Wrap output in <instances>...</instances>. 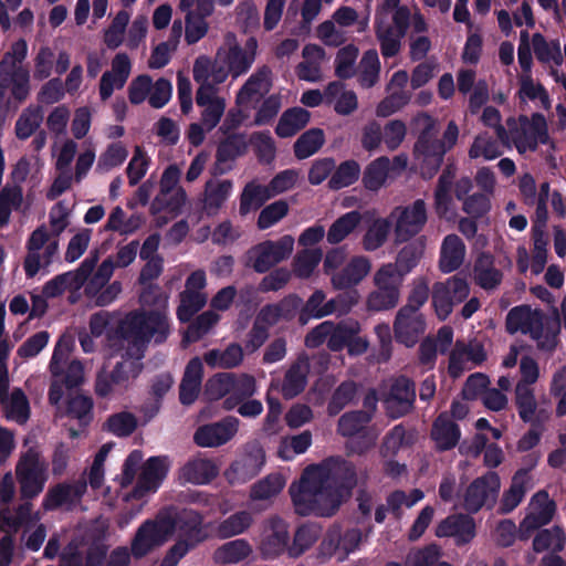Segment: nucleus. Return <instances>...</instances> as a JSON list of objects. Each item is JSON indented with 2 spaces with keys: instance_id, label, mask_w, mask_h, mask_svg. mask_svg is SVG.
<instances>
[{
  "instance_id": "obj_38",
  "label": "nucleus",
  "mask_w": 566,
  "mask_h": 566,
  "mask_svg": "<svg viewBox=\"0 0 566 566\" xmlns=\"http://www.w3.org/2000/svg\"><path fill=\"white\" fill-rule=\"evenodd\" d=\"M271 198L272 193H270L268 186L255 181L248 182L240 196V214L245 216L251 210H258Z\"/></svg>"
},
{
  "instance_id": "obj_10",
  "label": "nucleus",
  "mask_w": 566,
  "mask_h": 566,
  "mask_svg": "<svg viewBox=\"0 0 566 566\" xmlns=\"http://www.w3.org/2000/svg\"><path fill=\"white\" fill-rule=\"evenodd\" d=\"M397 217L394 227L395 241L408 242L420 233L427 223V208L422 199L415 200L409 206H399L394 209L390 217Z\"/></svg>"
},
{
  "instance_id": "obj_15",
  "label": "nucleus",
  "mask_w": 566,
  "mask_h": 566,
  "mask_svg": "<svg viewBox=\"0 0 566 566\" xmlns=\"http://www.w3.org/2000/svg\"><path fill=\"white\" fill-rule=\"evenodd\" d=\"M240 420L233 416H227L220 421L199 427L193 441L202 448H216L226 444L238 432Z\"/></svg>"
},
{
  "instance_id": "obj_46",
  "label": "nucleus",
  "mask_w": 566,
  "mask_h": 566,
  "mask_svg": "<svg viewBox=\"0 0 566 566\" xmlns=\"http://www.w3.org/2000/svg\"><path fill=\"white\" fill-rule=\"evenodd\" d=\"M424 251V244L421 240L412 241L406 244L397 254L395 266L399 276L411 272L419 263Z\"/></svg>"
},
{
  "instance_id": "obj_33",
  "label": "nucleus",
  "mask_w": 566,
  "mask_h": 566,
  "mask_svg": "<svg viewBox=\"0 0 566 566\" xmlns=\"http://www.w3.org/2000/svg\"><path fill=\"white\" fill-rule=\"evenodd\" d=\"M307 365L295 361L286 370L282 384V395L290 400L304 391L307 384Z\"/></svg>"
},
{
  "instance_id": "obj_39",
  "label": "nucleus",
  "mask_w": 566,
  "mask_h": 566,
  "mask_svg": "<svg viewBox=\"0 0 566 566\" xmlns=\"http://www.w3.org/2000/svg\"><path fill=\"white\" fill-rule=\"evenodd\" d=\"M360 324L355 319L332 322L331 337L327 340V347L332 352H340L347 347L349 339L359 334Z\"/></svg>"
},
{
  "instance_id": "obj_54",
  "label": "nucleus",
  "mask_w": 566,
  "mask_h": 566,
  "mask_svg": "<svg viewBox=\"0 0 566 566\" xmlns=\"http://www.w3.org/2000/svg\"><path fill=\"white\" fill-rule=\"evenodd\" d=\"M252 515L248 511H239L220 522L217 534L220 538H230L244 533L252 524Z\"/></svg>"
},
{
  "instance_id": "obj_34",
  "label": "nucleus",
  "mask_w": 566,
  "mask_h": 566,
  "mask_svg": "<svg viewBox=\"0 0 566 566\" xmlns=\"http://www.w3.org/2000/svg\"><path fill=\"white\" fill-rule=\"evenodd\" d=\"M566 532L564 527L555 525L552 528L539 530L533 539V551L543 553L551 549L552 553H560L565 548Z\"/></svg>"
},
{
  "instance_id": "obj_52",
  "label": "nucleus",
  "mask_w": 566,
  "mask_h": 566,
  "mask_svg": "<svg viewBox=\"0 0 566 566\" xmlns=\"http://www.w3.org/2000/svg\"><path fill=\"white\" fill-rule=\"evenodd\" d=\"M371 421L368 411L353 410L340 416L337 423V433L350 438L359 433Z\"/></svg>"
},
{
  "instance_id": "obj_31",
  "label": "nucleus",
  "mask_w": 566,
  "mask_h": 566,
  "mask_svg": "<svg viewBox=\"0 0 566 566\" xmlns=\"http://www.w3.org/2000/svg\"><path fill=\"white\" fill-rule=\"evenodd\" d=\"M310 118L311 114L305 108H289L281 115L275 134L281 138L292 137L307 125Z\"/></svg>"
},
{
  "instance_id": "obj_4",
  "label": "nucleus",
  "mask_w": 566,
  "mask_h": 566,
  "mask_svg": "<svg viewBox=\"0 0 566 566\" xmlns=\"http://www.w3.org/2000/svg\"><path fill=\"white\" fill-rule=\"evenodd\" d=\"M545 315L539 310H532L530 305L512 307L505 318L506 332L511 335L521 332L530 335L537 344V348L551 353L556 348L559 322L545 325Z\"/></svg>"
},
{
  "instance_id": "obj_24",
  "label": "nucleus",
  "mask_w": 566,
  "mask_h": 566,
  "mask_svg": "<svg viewBox=\"0 0 566 566\" xmlns=\"http://www.w3.org/2000/svg\"><path fill=\"white\" fill-rule=\"evenodd\" d=\"M272 87V71L268 65H262L239 90L235 102L238 105H247L253 97L261 98L270 92Z\"/></svg>"
},
{
  "instance_id": "obj_53",
  "label": "nucleus",
  "mask_w": 566,
  "mask_h": 566,
  "mask_svg": "<svg viewBox=\"0 0 566 566\" xmlns=\"http://www.w3.org/2000/svg\"><path fill=\"white\" fill-rule=\"evenodd\" d=\"M533 50L536 59L542 63L554 62L556 65L563 63V54L558 40L547 42L542 33H534L532 36Z\"/></svg>"
},
{
  "instance_id": "obj_6",
  "label": "nucleus",
  "mask_w": 566,
  "mask_h": 566,
  "mask_svg": "<svg viewBox=\"0 0 566 566\" xmlns=\"http://www.w3.org/2000/svg\"><path fill=\"white\" fill-rule=\"evenodd\" d=\"M46 470L48 464L36 448L31 447L21 454L15 465V476L22 500H32L43 491L48 480Z\"/></svg>"
},
{
  "instance_id": "obj_11",
  "label": "nucleus",
  "mask_w": 566,
  "mask_h": 566,
  "mask_svg": "<svg viewBox=\"0 0 566 566\" xmlns=\"http://www.w3.org/2000/svg\"><path fill=\"white\" fill-rule=\"evenodd\" d=\"M328 474L333 500L325 512H337L344 497L348 496L356 486L357 474L355 465L346 460H331L325 468Z\"/></svg>"
},
{
  "instance_id": "obj_36",
  "label": "nucleus",
  "mask_w": 566,
  "mask_h": 566,
  "mask_svg": "<svg viewBox=\"0 0 566 566\" xmlns=\"http://www.w3.org/2000/svg\"><path fill=\"white\" fill-rule=\"evenodd\" d=\"M44 112L41 105H29L15 122L14 133L18 139L30 138L41 126Z\"/></svg>"
},
{
  "instance_id": "obj_40",
  "label": "nucleus",
  "mask_w": 566,
  "mask_h": 566,
  "mask_svg": "<svg viewBox=\"0 0 566 566\" xmlns=\"http://www.w3.org/2000/svg\"><path fill=\"white\" fill-rule=\"evenodd\" d=\"M361 214L357 210L344 213L337 218L327 231V242L337 244L345 240L360 223Z\"/></svg>"
},
{
  "instance_id": "obj_13",
  "label": "nucleus",
  "mask_w": 566,
  "mask_h": 566,
  "mask_svg": "<svg viewBox=\"0 0 566 566\" xmlns=\"http://www.w3.org/2000/svg\"><path fill=\"white\" fill-rule=\"evenodd\" d=\"M416 398L415 381L405 375L396 377L385 399L388 415L394 419L407 416L415 408Z\"/></svg>"
},
{
  "instance_id": "obj_5",
  "label": "nucleus",
  "mask_w": 566,
  "mask_h": 566,
  "mask_svg": "<svg viewBox=\"0 0 566 566\" xmlns=\"http://www.w3.org/2000/svg\"><path fill=\"white\" fill-rule=\"evenodd\" d=\"M416 122L421 125L420 133L413 146L415 155L422 161V168L434 176L441 168L447 150L437 137L439 129L437 120L428 113H420Z\"/></svg>"
},
{
  "instance_id": "obj_59",
  "label": "nucleus",
  "mask_w": 566,
  "mask_h": 566,
  "mask_svg": "<svg viewBox=\"0 0 566 566\" xmlns=\"http://www.w3.org/2000/svg\"><path fill=\"white\" fill-rule=\"evenodd\" d=\"M172 385L174 378L169 373L158 374L150 380L149 395L154 398V403L146 411L149 418L158 413L161 408V401Z\"/></svg>"
},
{
  "instance_id": "obj_43",
  "label": "nucleus",
  "mask_w": 566,
  "mask_h": 566,
  "mask_svg": "<svg viewBox=\"0 0 566 566\" xmlns=\"http://www.w3.org/2000/svg\"><path fill=\"white\" fill-rule=\"evenodd\" d=\"M325 143V134L321 128H311L304 132L294 143V156L306 159L317 153Z\"/></svg>"
},
{
  "instance_id": "obj_63",
  "label": "nucleus",
  "mask_w": 566,
  "mask_h": 566,
  "mask_svg": "<svg viewBox=\"0 0 566 566\" xmlns=\"http://www.w3.org/2000/svg\"><path fill=\"white\" fill-rule=\"evenodd\" d=\"M143 358H123L122 361L116 363L112 371H109L113 382L117 386L126 387L130 378H137L144 368L140 361Z\"/></svg>"
},
{
  "instance_id": "obj_47",
  "label": "nucleus",
  "mask_w": 566,
  "mask_h": 566,
  "mask_svg": "<svg viewBox=\"0 0 566 566\" xmlns=\"http://www.w3.org/2000/svg\"><path fill=\"white\" fill-rule=\"evenodd\" d=\"M413 438L411 434H407L403 424H396L384 437L380 446V454L384 458H394L402 447L411 446Z\"/></svg>"
},
{
  "instance_id": "obj_26",
  "label": "nucleus",
  "mask_w": 566,
  "mask_h": 566,
  "mask_svg": "<svg viewBox=\"0 0 566 566\" xmlns=\"http://www.w3.org/2000/svg\"><path fill=\"white\" fill-rule=\"evenodd\" d=\"M370 266L368 258L354 256L345 268L332 274V284L336 290L353 289L369 273Z\"/></svg>"
},
{
  "instance_id": "obj_30",
  "label": "nucleus",
  "mask_w": 566,
  "mask_h": 566,
  "mask_svg": "<svg viewBox=\"0 0 566 566\" xmlns=\"http://www.w3.org/2000/svg\"><path fill=\"white\" fill-rule=\"evenodd\" d=\"M218 473L219 470L211 460L192 459L180 469L179 478L184 480V482L203 485L217 478Z\"/></svg>"
},
{
  "instance_id": "obj_1",
  "label": "nucleus",
  "mask_w": 566,
  "mask_h": 566,
  "mask_svg": "<svg viewBox=\"0 0 566 566\" xmlns=\"http://www.w3.org/2000/svg\"><path fill=\"white\" fill-rule=\"evenodd\" d=\"M165 313L156 310H134L124 315L114 328L107 331L112 348L123 349L122 358H144L151 342H166L170 328Z\"/></svg>"
},
{
  "instance_id": "obj_29",
  "label": "nucleus",
  "mask_w": 566,
  "mask_h": 566,
  "mask_svg": "<svg viewBox=\"0 0 566 566\" xmlns=\"http://www.w3.org/2000/svg\"><path fill=\"white\" fill-rule=\"evenodd\" d=\"M465 256V244L457 234H448L444 237L439 258V269L442 273H451L457 271L463 264Z\"/></svg>"
},
{
  "instance_id": "obj_32",
  "label": "nucleus",
  "mask_w": 566,
  "mask_h": 566,
  "mask_svg": "<svg viewBox=\"0 0 566 566\" xmlns=\"http://www.w3.org/2000/svg\"><path fill=\"white\" fill-rule=\"evenodd\" d=\"M233 384L230 386V396H228L222 407L226 410H232L243 400L251 398L255 392V379L248 374L235 375L232 373Z\"/></svg>"
},
{
  "instance_id": "obj_20",
  "label": "nucleus",
  "mask_w": 566,
  "mask_h": 566,
  "mask_svg": "<svg viewBox=\"0 0 566 566\" xmlns=\"http://www.w3.org/2000/svg\"><path fill=\"white\" fill-rule=\"evenodd\" d=\"M248 150V142L244 134L232 133L226 136L217 146L216 163L212 174L224 175L232 169L230 161L244 155Z\"/></svg>"
},
{
  "instance_id": "obj_2",
  "label": "nucleus",
  "mask_w": 566,
  "mask_h": 566,
  "mask_svg": "<svg viewBox=\"0 0 566 566\" xmlns=\"http://www.w3.org/2000/svg\"><path fill=\"white\" fill-rule=\"evenodd\" d=\"M290 495L295 513L301 516H333L336 512H325L333 500L325 467L311 464L301 475L298 484L290 486Z\"/></svg>"
},
{
  "instance_id": "obj_61",
  "label": "nucleus",
  "mask_w": 566,
  "mask_h": 566,
  "mask_svg": "<svg viewBox=\"0 0 566 566\" xmlns=\"http://www.w3.org/2000/svg\"><path fill=\"white\" fill-rule=\"evenodd\" d=\"M357 392V386L353 380H346L338 385L334 390L328 405L327 413L332 417L337 416L347 405H349Z\"/></svg>"
},
{
  "instance_id": "obj_22",
  "label": "nucleus",
  "mask_w": 566,
  "mask_h": 566,
  "mask_svg": "<svg viewBox=\"0 0 566 566\" xmlns=\"http://www.w3.org/2000/svg\"><path fill=\"white\" fill-rule=\"evenodd\" d=\"M87 491V480L81 476L76 481L61 482L52 486L45 496L48 509H59L81 502Z\"/></svg>"
},
{
  "instance_id": "obj_25",
  "label": "nucleus",
  "mask_w": 566,
  "mask_h": 566,
  "mask_svg": "<svg viewBox=\"0 0 566 566\" xmlns=\"http://www.w3.org/2000/svg\"><path fill=\"white\" fill-rule=\"evenodd\" d=\"M473 277L476 285L489 291L496 289L503 280V273L495 266V258L491 252L478 254L473 264Z\"/></svg>"
},
{
  "instance_id": "obj_7",
  "label": "nucleus",
  "mask_w": 566,
  "mask_h": 566,
  "mask_svg": "<svg viewBox=\"0 0 566 566\" xmlns=\"http://www.w3.org/2000/svg\"><path fill=\"white\" fill-rule=\"evenodd\" d=\"M294 248L293 237L286 234L279 240H265L251 247L244 255V265L256 273L269 272L273 266L287 260Z\"/></svg>"
},
{
  "instance_id": "obj_49",
  "label": "nucleus",
  "mask_w": 566,
  "mask_h": 566,
  "mask_svg": "<svg viewBox=\"0 0 566 566\" xmlns=\"http://www.w3.org/2000/svg\"><path fill=\"white\" fill-rule=\"evenodd\" d=\"M502 154L501 143L488 132L479 134L469 149V156L472 159L483 157L486 160H492Z\"/></svg>"
},
{
  "instance_id": "obj_42",
  "label": "nucleus",
  "mask_w": 566,
  "mask_h": 566,
  "mask_svg": "<svg viewBox=\"0 0 566 566\" xmlns=\"http://www.w3.org/2000/svg\"><path fill=\"white\" fill-rule=\"evenodd\" d=\"M390 169L387 156H380L368 164L363 174V185L367 190L377 191L385 184Z\"/></svg>"
},
{
  "instance_id": "obj_3",
  "label": "nucleus",
  "mask_w": 566,
  "mask_h": 566,
  "mask_svg": "<svg viewBox=\"0 0 566 566\" xmlns=\"http://www.w3.org/2000/svg\"><path fill=\"white\" fill-rule=\"evenodd\" d=\"M411 11L400 0H384L375 12L374 29L385 59L396 56L410 27Z\"/></svg>"
},
{
  "instance_id": "obj_56",
  "label": "nucleus",
  "mask_w": 566,
  "mask_h": 566,
  "mask_svg": "<svg viewBox=\"0 0 566 566\" xmlns=\"http://www.w3.org/2000/svg\"><path fill=\"white\" fill-rule=\"evenodd\" d=\"M254 60L253 52H248L240 45L234 44L229 48L224 62L229 66L232 77L235 78L245 74Z\"/></svg>"
},
{
  "instance_id": "obj_58",
  "label": "nucleus",
  "mask_w": 566,
  "mask_h": 566,
  "mask_svg": "<svg viewBox=\"0 0 566 566\" xmlns=\"http://www.w3.org/2000/svg\"><path fill=\"white\" fill-rule=\"evenodd\" d=\"M108 432L116 437L125 438L135 432L138 426L136 416L129 411H120L109 416L105 422Z\"/></svg>"
},
{
  "instance_id": "obj_23",
  "label": "nucleus",
  "mask_w": 566,
  "mask_h": 566,
  "mask_svg": "<svg viewBox=\"0 0 566 566\" xmlns=\"http://www.w3.org/2000/svg\"><path fill=\"white\" fill-rule=\"evenodd\" d=\"M170 468L168 455H154L142 468L136 489L143 492H156L166 479Z\"/></svg>"
},
{
  "instance_id": "obj_19",
  "label": "nucleus",
  "mask_w": 566,
  "mask_h": 566,
  "mask_svg": "<svg viewBox=\"0 0 566 566\" xmlns=\"http://www.w3.org/2000/svg\"><path fill=\"white\" fill-rule=\"evenodd\" d=\"M476 525L471 514L459 513L442 520L437 528L438 537H454L458 546L470 543L476 534Z\"/></svg>"
},
{
  "instance_id": "obj_51",
  "label": "nucleus",
  "mask_w": 566,
  "mask_h": 566,
  "mask_svg": "<svg viewBox=\"0 0 566 566\" xmlns=\"http://www.w3.org/2000/svg\"><path fill=\"white\" fill-rule=\"evenodd\" d=\"M243 350L239 344H230L224 350L212 349L205 355V360L209 366L220 368H234L241 364Z\"/></svg>"
},
{
  "instance_id": "obj_64",
  "label": "nucleus",
  "mask_w": 566,
  "mask_h": 566,
  "mask_svg": "<svg viewBox=\"0 0 566 566\" xmlns=\"http://www.w3.org/2000/svg\"><path fill=\"white\" fill-rule=\"evenodd\" d=\"M219 321V315L212 311L201 313L196 319L189 324L184 342L196 343L201 339Z\"/></svg>"
},
{
  "instance_id": "obj_21",
  "label": "nucleus",
  "mask_w": 566,
  "mask_h": 566,
  "mask_svg": "<svg viewBox=\"0 0 566 566\" xmlns=\"http://www.w3.org/2000/svg\"><path fill=\"white\" fill-rule=\"evenodd\" d=\"M264 463V451L261 448H255L243 453L231 463L227 471V478L231 483H244L256 476Z\"/></svg>"
},
{
  "instance_id": "obj_9",
  "label": "nucleus",
  "mask_w": 566,
  "mask_h": 566,
  "mask_svg": "<svg viewBox=\"0 0 566 566\" xmlns=\"http://www.w3.org/2000/svg\"><path fill=\"white\" fill-rule=\"evenodd\" d=\"M470 293V286L459 274L436 282L432 286V305L439 319L444 321L452 313L457 304L462 303Z\"/></svg>"
},
{
  "instance_id": "obj_12",
  "label": "nucleus",
  "mask_w": 566,
  "mask_h": 566,
  "mask_svg": "<svg viewBox=\"0 0 566 566\" xmlns=\"http://www.w3.org/2000/svg\"><path fill=\"white\" fill-rule=\"evenodd\" d=\"M172 534V525L163 520H147L137 528L130 544V554L140 559L163 545Z\"/></svg>"
},
{
  "instance_id": "obj_17",
  "label": "nucleus",
  "mask_w": 566,
  "mask_h": 566,
  "mask_svg": "<svg viewBox=\"0 0 566 566\" xmlns=\"http://www.w3.org/2000/svg\"><path fill=\"white\" fill-rule=\"evenodd\" d=\"M426 331V321L421 313L401 307L394 322L396 340L407 347L415 346Z\"/></svg>"
},
{
  "instance_id": "obj_44",
  "label": "nucleus",
  "mask_w": 566,
  "mask_h": 566,
  "mask_svg": "<svg viewBox=\"0 0 566 566\" xmlns=\"http://www.w3.org/2000/svg\"><path fill=\"white\" fill-rule=\"evenodd\" d=\"M1 406L6 417L15 420L20 424L25 423L30 418V403L21 388H13L6 403H1Z\"/></svg>"
},
{
  "instance_id": "obj_27",
  "label": "nucleus",
  "mask_w": 566,
  "mask_h": 566,
  "mask_svg": "<svg viewBox=\"0 0 566 566\" xmlns=\"http://www.w3.org/2000/svg\"><path fill=\"white\" fill-rule=\"evenodd\" d=\"M430 437L436 442L438 451H449L458 444L461 430L460 427L450 419L448 412H441L432 423Z\"/></svg>"
},
{
  "instance_id": "obj_50",
  "label": "nucleus",
  "mask_w": 566,
  "mask_h": 566,
  "mask_svg": "<svg viewBox=\"0 0 566 566\" xmlns=\"http://www.w3.org/2000/svg\"><path fill=\"white\" fill-rule=\"evenodd\" d=\"M321 528L315 524H302L295 531L290 546V557L296 558L310 549L318 539Z\"/></svg>"
},
{
  "instance_id": "obj_57",
  "label": "nucleus",
  "mask_w": 566,
  "mask_h": 566,
  "mask_svg": "<svg viewBox=\"0 0 566 566\" xmlns=\"http://www.w3.org/2000/svg\"><path fill=\"white\" fill-rule=\"evenodd\" d=\"M358 53V48L354 44H347L338 50L335 57V75L338 78L348 80L356 74L355 63Z\"/></svg>"
},
{
  "instance_id": "obj_16",
  "label": "nucleus",
  "mask_w": 566,
  "mask_h": 566,
  "mask_svg": "<svg viewBox=\"0 0 566 566\" xmlns=\"http://www.w3.org/2000/svg\"><path fill=\"white\" fill-rule=\"evenodd\" d=\"M289 524L280 516L269 518L260 549L264 558H275L284 553L290 556Z\"/></svg>"
},
{
  "instance_id": "obj_35",
  "label": "nucleus",
  "mask_w": 566,
  "mask_h": 566,
  "mask_svg": "<svg viewBox=\"0 0 566 566\" xmlns=\"http://www.w3.org/2000/svg\"><path fill=\"white\" fill-rule=\"evenodd\" d=\"M326 298L322 290H316L302 306L298 314V323L306 325L312 318H322L334 314L333 302H324Z\"/></svg>"
},
{
  "instance_id": "obj_60",
  "label": "nucleus",
  "mask_w": 566,
  "mask_h": 566,
  "mask_svg": "<svg viewBox=\"0 0 566 566\" xmlns=\"http://www.w3.org/2000/svg\"><path fill=\"white\" fill-rule=\"evenodd\" d=\"M207 302L205 294L198 291H184L180 294V305L177 308V317L181 323L190 322Z\"/></svg>"
},
{
  "instance_id": "obj_18",
  "label": "nucleus",
  "mask_w": 566,
  "mask_h": 566,
  "mask_svg": "<svg viewBox=\"0 0 566 566\" xmlns=\"http://www.w3.org/2000/svg\"><path fill=\"white\" fill-rule=\"evenodd\" d=\"M527 460L528 467L518 469L512 476L510 488L503 492L497 509L500 514L513 512L524 500L531 480L530 471L537 464V458L533 455H528Z\"/></svg>"
},
{
  "instance_id": "obj_48",
  "label": "nucleus",
  "mask_w": 566,
  "mask_h": 566,
  "mask_svg": "<svg viewBox=\"0 0 566 566\" xmlns=\"http://www.w3.org/2000/svg\"><path fill=\"white\" fill-rule=\"evenodd\" d=\"M360 175V166L354 159H348L339 164L335 168L328 180V188L331 190H339L354 185Z\"/></svg>"
},
{
  "instance_id": "obj_28",
  "label": "nucleus",
  "mask_w": 566,
  "mask_h": 566,
  "mask_svg": "<svg viewBox=\"0 0 566 566\" xmlns=\"http://www.w3.org/2000/svg\"><path fill=\"white\" fill-rule=\"evenodd\" d=\"M464 358L475 365H481L486 359L484 346L480 343L465 344L463 340H457L449 356L451 376L457 377L463 370Z\"/></svg>"
},
{
  "instance_id": "obj_62",
  "label": "nucleus",
  "mask_w": 566,
  "mask_h": 566,
  "mask_svg": "<svg viewBox=\"0 0 566 566\" xmlns=\"http://www.w3.org/2000/svg\"><path fill=\"white\" fill-rule=\"evenodd\" d=\"M515 406L523 422L533 420L537 407L534 390L527 385L517 384L515 387Z\"/></svg>"
},
{
  "instance_id": "obj_37",
  "label": "nucleus",
  "mask_w": 566,
  "mask_h": 566,
  "mask_svg": "<svg viewBox=\"0 0 566 566\" xmlns=\"http://www.w3.org/2000/svg\"><path fill=\"white\" fill-rule=\"evenodd\" d=\"M251 545L243 538L224 543L216 549L213 558L221 565L238 564L250 556Z\"/></svg>"
},
{
  "instance_id": "obj_8",
  "label": "nucleus",
  "mask_w": 566,
  "mask_h": 566,
  "mask_svg": "<svg viewBox=\"0 0 566 566\" xmlns=\"http://www.w3.org/2000/svg\"><path fill=\"white\" fill-rule=\"evenodd\" d=\"M500 490V475L490 470L467 486L461 497V506L469 514H476L482 509L492 510L497 502Z\"/></svg>"
},
{
  "instance_id": "obj_45",
  "label": "nucleus",
  "mask_w": 566,
  "mask_h": 566,
  "mask_svg": "<svg viewBox=\"0 0 566 566\" xmlns=\"http://www.w3.org/2000/svg\"><path fill=\"white\" fill-rule=\"evenodd\" d=\"M380 61L375 49L364 52L359 62L358 83L364 88H370L379 80Z\"/></svg>"
},
{
  "instance_id": "obj_41",
  "label": "nucleus",
  "mask_w": 566,
  "mask_h": 566,
  "mask_svg": "<svg viewBox=\"0 0 566 566\" xmlns=\"http://www.w3.org/2000/svg\"><path fill=\"white\" fill-rule=\"evenodd\" d=\"M23 202V190L19 185L7 184L0 190V229L9 224L12 210H19Z\"/></svg>"
},
{
  "instance_id": "obj_14",
  "label": "nucleus",
  "mask_w": 566,
  "mask_h": 566,
  "mask_svg": "<svg viewBox=\"0 0 566 566\" xmlns=\"http://www.w3.org/2000/svg\"><path fill=\"white\" fill-rule=\"evenodd\" d=\"M203 515L192 509H182L172 518H164L172 525V533H178V541L186 542L196 548L200 543L206 541L207 533L203 528Z\"/></svg>"
},
{
  "instance_id": "obj_55",
  "label": "nucleus",
  "mask_w": 566,
  "mask_h": 566,
  "mask_svg": "<svg viewBox=\"0 0 566 566\" xmlns=\"http://www.w3.org/2000/svg\"><path fill=\"white\" fill-rule=\"evenodd\" d=\"M392 223L388 218L376 219L363 237V247L366 251H375L384 245L391 230Z\"/></svg>"
}]
</instances>
